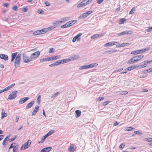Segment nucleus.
Returning a JSON list of instances; mask_svg holds the SVG:
<instances>
[{"mask_svg": "<svg viewBox=\"0 0 152 152\" xmlns=\"http://www.w3.org/2000/svg\"><path fill=\"white\" fill-rule=\"evenodd\" d=\"M60 56H51L49 57L45 58H43L41 59L40 60V62H45L48 61H49L55 60L60 58Z\"/></svg>", "mask_w": 152, "mask_h": 152, "instance_id": "1", "label": "nucleus"}, {"mask_svg": "<svg viewBox=\"0 0 152 152\" xmlns=\"http://www.w3.org/2000/svg\"><path fill=\"white\" fill-rule=\"evenodd\" d=\"M21 54H18L15 58V68H17V66L20 64V61L21 59Z\"/></svg>", "mask_w": 152, "mask_h": 152, "instance_id": "2", "label": "nucleus"}, {"mask_svg": "<svg viewBox=\"0 0 152 152\" xmlns=\"http://www.w3.org/2000/svg\"><path fill=\"white\" fill-rule=\"evenodd\" d=\"M17 91H12L8 96V99L10 100L15 99L17 96Z\"/></svg>", "mask_w": 152, "mask_h": 152, "instance_id": "3", "label": "nucleus"}, {"mask_svg": "<svg viewBox=\"0 0 152 152\" xmlns=\"http://www.w3.org/2000/svg\"><path fill=\"white\" fill-rule=\"evenodd\" d=\"M23 57L25 63H28L32 61L31 57H28L26 54L23 53Z\"/></svg>", "mask_w": 152, "mask_h": 152, "instance_id": "4", "label": "nucleus"}, {"mask_svg": "<svg viewBox=\"0 0 152 152\" xmlns=\"http://www.w3.org/2000/svg\"><path fill=\"white\" fill-rule=\"evenodd\" d=\"M31 142V140H28L27 142L24 143L21 147V150H22L23 148L24 149H25L28 148V147L30 146Z\"/></svg>", "mask_w": 152, "mask_h": 152, "instance_id": "5", "label": "nucleus"}, {"mask_svg": "<svg viewBox=\"0 0 152 152\" xmlns=\"http://www.w3.org/2000/svg\"><path fill=\"white\" fill-rule=\"evenodd\" d=\"M40 54V52L39 51H37L36 52L32 54L30 56L31 60L37 58L39 56Z\"/></svg>", "mask_w": 152, "mask_h": 152, "instance_id": "6", "label": "nucleus"}, {"mask_svg": "<svg viewBox=\"0 0 152 152\" xmlns=\"http://www.w3.org/2000/svg\"><path fill=\"white\" fill-rule=\"evenodd\" d=\"M76 149V147L74 145L71 144L68 148V151L69 152H73Z\"/></svg>", "mask_w": 152, "mask_h": 152, "instance_id": "7", "label": "nucleus"}, {"mask_svg": "<svg viewBox=\"0 0 152 152\" xmlns=\"http://www.w3.org/2000/svg\"><path fill=\"white\" fill-rule=\"evenodd\" d=\"M132 31L131 30L129 31H126L123 32H122L120 33H118V35L119 36H121L122 35H125L127 34H130L132 33Z\"/></svg>", "mask_w": 152, "mask_h": 152, "instance_id": "8", "label": "nucleus"}, {"mask_svg": "<svg viewBox=\"0 0 152 152\" xmlns=\"http://www.w3.org/2000/svg\"><path fill=\"white\" fill-rule=\"evenodd\" d=\"M34 103V101H31L30 103L26 105V107H25L26 110H27L31 108L33 106V105Z\"/></svg>", "mask_w": 152, "mask_h": 152, "instance_id": "9", "label": "nucleus"}, {"mask_svg": "<svg viewBox=\"0 0 152 152\" xmlns=\"http://www.w3.org/2000/svg\"><path fill=\"white\" fill-rule=\"evenodd\" d=\"M29 99V98L28 97H25L22 98L19 100V103L20 104H22L27 101Z\"/></svg>", "mask_w": 152, "mask_h": 152, "instance_id": "10", "label": "nucleus"}, {"mask_svg": "<svg viewBox=\"0 0 152 152\" xmlns=\"http://www.w3.org/2000/svg\"><path fill=\"white\" fill-rule=\"evenodd\" d=\"M39 108V106L37 105L35 106V109L33 110V111L32 113V115H34L36 114L37 112L38 111Z\"/></svg>", "mask_w": 152, "mask_h": 152, "instance_id": "11", "label": "nucleus"}, {"mask_svg": "<svg viewBox=\"0 0 152 152\" xmlns=\"http://www.w3.org/2000/svg\"><path fill=\"white\" fill-rule=\"evenodd\" d=\"M0 58L4 59L5 61L7 60L8 58V56L4 54H0Z\"/></svg>", "mask_w": 152, "mask_h": 152, "instance_id": "12", "label": "nucleus"}, {"mask_svg": "<svg viewBox=\"0 0 152 152\" xmlns=\"http://www.w3.org/2000/svg\"><path fill=\"white\" fill-rule=\"evenodd\" d=\"M52 147H49L46 148H45L41 151V152H49L51 149Z\"/></svg>", "mask_w": 152, "mask_h": 152, "instance_id": "13", "label": "nucleus"}, {"mask_svg": "<svg viewBox=\"0 0 152 152\" xmlns=\"http://www.w3.org/2000/svg\"><path fill=\"white\" fill-rule=\"evenodd\" d=\"M86 5V1L84 0L80 2L79 4H78L77 6V7L78 8L80 7Z\"/></svg>", "mask_w": 152, "mask_h": 152, "instance_id": "14", "label": "nucleus"}, {"mask_svg": "<svg viewBox=\"0 0 152 152\" xmlns=\"http://www.w3.org/2000/svg\"><path fill=\"white\" fill-rule=\"evenodd\" d=\"M77 21L76 20H71V21H69V22H67L68 24L69 25V27L73 25L74 24H75L76 22Z\"/></svg>", "mask_w": 152, "mask_h": 152, "instance_id": "15", "label": "nucleus"}, {"mask_svg": "<svg viewBox=\"0 0 152 152\" xmlns=\"http://www.w3.org/2000/svg\"><path fill=\"white\" fill-rule=\"evenodd\" d=\"M116 50H107L104 52V54H111L112 53L115 52L117 51Z\"/></svg>", "mask_w": 152, "mask_h": 152, "instance_id": "16", "label": "nucleus"}, {"mask_svg": "<svg viewBox=\"0 0 152 152\" xmlns=\"http://www.w3.org/2000/svg\"><path fill=\"white\" fill-rule=\"evenodd\" d=\"M87 17L86 13L85 12L82 14L79 17V19H82Z\"/></svg>", "mask_w": 152, "mask_h": 152, "instance_id": "17", "label": "nucleus"}, {"mask_svg": "<svg viewBox=\"0 0 152 152\" xmlns=\"http://www.w3.org/2000/svg\"><path fill=\"white\" fill-rule=\"evenodd\" d=\"M98 65L97 63H93L87 65L88 68H92L94 66H96Z\"/></svg>", "mask_w": 152, "mask_h": 152, "instance_id": "18", "label": "nucleus"}, {"mask_svg": "<svg viewBox=\"0 0 152 152\" xmlns=\"http://www.w3.org/2000/svg\"><path fill=\"white\" fill-rule=\"evenodd\" d=\"M15 85V83L12 84L8 86L5 89H4V91H6L9 90L10 88H12Z\"/></svg>", "mask_w": 152, "mask_h": 152, "instance_id": "19", "label": "nucleus"}, {"mask_svg": "<svg viewBox=\"0 0 152 152\" xmlns=\"http://www.w3.org/2000/svg\"><path fill=\"white\" fill-rule=\"evenodd\" d=\"M75 112L76 115V116H75L76 118H78L80 116L81 113V112L79 110H76Z\"/></svg>", "mask_w": 152, "mask_h": 152, "instance_id": "20", "label": "nucleus"}, {"mask_svg": "<svg viewBox=\"0 0 152 152\" xmlns=\"http://www.w3.org/2000/svg\"><path fill=\"white\" fill-rule=\"evenodd\" d=\"M149 49V48H147L145 49H143L141 50H139L138 51L139 53H141L143 52H145V51L148 50Z\"/></svg>", "mask_w": 152, "mask_h": 152, "instance_id": "21", "label": "nucleus"}, {"mask_svg": "<svg viewBox=\"0 0 152 152\" xmlns=\"http://www.w3.org/2000/svg\"><path fill=\"white\" fill-rule=\"evenodd\" d=\"M137 66L136 65H134L131 66H130L129 67H128V70H129V71H131L133 69L136 68H137Z\"/></svg>", "mask_w": 152, "mask_h": 152, "instance_id": "22", "label": "nucleus"}, {"mask_svg": "<svg viewBox=\"0 0 152 152\" xmlns=\"http://www.w3.org/2000/svg\"><path fill=\"white\" fill-rule=\"evenodd\" d=\"M152 71V68H150L148 69H146L145 70L143 71L142 72L143 73H147L148 72H151Z\"/></svg>", "mask_w": 152, "mask_h": 152, "instance_id": "23", "label": "nucleus"}, {"mask_svg": "<svg viewBox=\"0 0 152 152\" xmlns=\"http://www.w3.org/2000/svg\"><path fill=\"white\" fill-rule=\"evenodd\" d=\"M48 137V136H47V135L46 134L44 136H43V137H42V138H41V141H39V143H43L45 140V139Z\"/></svg>", "mask_w": 152, "mask_h": 152, "instance_id": "24", "label": "nucleus"}, {"mask_svg": "<svg viewBox=\"0 0 152 152\" xmlns=\"http://www.w3.org/2000/svg\"><path fill=\"white\" fill-rule=\"evenodd\" d=\"M79 57L78 55H75L74 56L70 57V59L71 60H77V58H79Z\"/></svg>", "mask_w": 152, "mask_h": 152, "instance_id": "25", "label": "nucleus"}, {"mask_svg": "<svg viewBox=\"0 0 152 152\" xmlns=\"http://www.w3.org/2000/svg\"><path fill=\"white\" fill-rule=\"evenodd\" d=\"M126 21V19L125 18H123L120 19L119 20V24H122L124 23Z\"/></svg>", "mask_w": 152, "mask_h": 152, "instance_id": "26", "label": "nucleus"}, {"mask_svg": "<svg viewBox=\"0 0 152 152\" xmlns=\"http://www.w3.org/2000/svg\"><path fill=\"white\" fill-rule=\"evenodd\" d=\"M69 25L68 24V22H67L65 24L61 26V28H65L69 27Z\"/></svg>", "mask_w": 152, "mask_h": 152, "instance_id": "27", "label": "nucleus"}, {"mask_svg": "<svg viewBox=\"0 0 152 152\" xmlns=\"http://www.w3.org/2000/svg\"><path fill=\"white\" fill-rule=\"evenodd\" d=\"M8 136H7L4 140L2 142V145H6L7 143L6 142V141H7V139L8 138Z\"/></svg>", "mask_w": 152, "mask_h": 152, "instance_id": "28", "label": "nucleus"}, {"mask_svg": "<svg viewBox=\"0 0 152 152\" xmlns=\"http://www.w3.org/2000/svg\"><path fill=\"white\" fill-rule=\"evenodd\" d=\"M88 69L87 65L81 66L79 68V69Z\"/></svg>", "mask_w": 152, "mask_h": 152, "instance_id": "29", "label": "nucleus"}, {"mask_svg": "<svg viewBox=\"0 0 152 152\" xmlns=\"http://www.w3.org/2000/svg\"><path fill=\"white\" fill-rule=\"evenodd\" d=\"M71 60V59H70L68 58L61 60V61L62 62V64H63L64 63H67Z\"/></svg>", "mask_w": 152, "mask_h": 152, "instance_id": "30", "label": "nucleus"}, {"mask_svg": "<svg viewBox=\"0 0 152 152\" xmlns=\"http://www.w3.org/2000/svg\"><path fill=\"white\" fill-rule=\"evenodd\" d=\"M135 62L134 61V59L132 58L128 61L127 64H130Z\"/></svg>", "mask_w": 152, "mask_h": 152, "instance_id": "31", "label": "nucleus"}, {"mask_svg": "<svg viewBox=\"0 0 152 152\" xmlns=\"http://www.w3.org/2000/svg\"><path fill=\"white\" fill-rule=\"evenodd\" d=\"M54 131H55L54 130H52L49 131L46 135H47V136L48 137L53 133L54 132Z\"/></svg>", "mask_w": 152, "mask_h": 152, "instance_id": "32", "label": "nucleus"}, {"mask_svg": "<svg viewBox=\"0 0 152 152\" xmlns=\"http://www.w3.org/2000/svg\"><path fill=\"white\" fill-rule=\"evenodd\" d=\"M1 114L2 116L1 117V119H3L4 117H7V114L6 113H5V112L1 113Z\"/></svg>", "mask_w": 152, "mask_h": 152, "instance_id": "33", "label": "nucleus"}, {"mask_svg": "<svg viewBox=\"0 0 152 152\" xmlns=\"http://www.w3.org/2000/svg\"><path fill=\"white\" fill-rule=\"evenodd\" d=\"M136 10V9L135 7H134L132 8V9L131 10V11L129 12V14L131 15L133 14L134 12Z\"/></svg>", "mask_w": 152, "mask_h": 152, "instance_id": "34", "label": "nucleus"}, {"mask_svg": "<svg viewBox=\"0 0 152 152\" xmlns=\"http://www.w3.org/2000/svg\"><path fill=\"white\" fill-rule=\"evenodd\" d=\"M146 66L144 64H141L139 65L138 66H137V69H140L142 68H143L145 67Z\"/></svg>", "mask_w": 152, "mask_h": 152, "instance_id": "35", "label": "nucleus"}, {"mask_svg": "<svg viewBox=\"0 0 152 152\" xmlns=\"http://www.w3.org/2000/svg\"><path fill=\"white\" fill-rule=\"evenodd\" d=\"M98 36L99 35H98V34H96L94 35L91 37V39H94L98 37H99Z\"/></svg>", "mask_w": 152, "mask_h": 152, "instance_id": "36", "label": "nucleus"}, {"mask_svg": "<svg viewBox=\"0 0 152 152\" xmlns=\"http://www.w3.org/2000/svg\"><path fill=\"white\" fill-rule=\"evenodd\" d=\"M112 45V42H107L104 45V46L105 47H108Z\"/></svg>", "mask_w": 152, "mask_h": 152, "instance_id": "37", "label": "nucleus"}, {"mask_svg": "<svg viewBox=\"0 0 152 152\" xmlns=\"http://www.w3.org/2000/svg\"><path fill=\"white\" fill-rule=\"evenodd\" d=\"M139 52L138 50H137L132 51V52H131V54H132L136 55V54H139Z\"/></svg>", "mask_w": 152, "mask_h": 152, "instance_id": "38", "label": "nucleus"}, {"mask_svg": "<svg viewBox=\"0 0 152 152\" xmlns=\"http://www.w3.org/2000/svg\"><path fill=\"white\" fill-rule=\"evenodd\" d=\"M55 63L56 64V65L57 66L59 65H60L61 64H62V62L61 61V60L60 61L58 60L56 62H55Z\"/></svg>", "mask_w": 152, "mask_h": 152, "instance_id": "39", "label": "nucleus"}, {"mask_svg": "<svg viewBox=\"0 0 152 152\" xmlns=\"http://www.w3.org/2000/svg\"><path fill=\"white\" fill-rule=\"evenodd\" d=\"M152 62V60L150 61H144V64L145 65V66L147 64H149L150 63Z\"/></svg>", "mask_w": 152, "mask_h": 152, "instance_id": "40", "label": "nucleus"}, {"mask_svg": "<svg viewBox=\"0 0 152 152\" xmlns=\"http://www.w3.org/2000/svg\"><path fill=\"white\" fill-rule=\"evenodd\" d=\"M56 27V26H53L48 27V28H47V29H48V31L51 30H52Z\"/></svg>", "mask_w": 152, "mask_h": 152, "instance_id": "41", "label": "nucleus"}, {"mask_svg": "<svg viewBox=\"0 0 152 152\" xmlns=\"http://www.w3.org/2000/svg\"><path fill=\"white\" fill-rule=\"evenodd\" d=\"M15 144H16L15 143L12 144L11 145L10 148H9V150H10L11 148H13L15 146H16L18 145H15Z\"/></svg>", "mask_w": 152, "mask_h": 152, "instance_id": "42", "label": "nucleus"}, {"mask_svg": "<svg viewBox=\"0 0 152 152\" xmlns=\"http://www.w3.org/2000/svg\"><path fill=\"white\" fill-rule=\"evenodd\" d=\"M18 53L17 52H16L15 53H13L12 55V58H15L17 55Z\"/></svg>", "mask_w": 152, "mask_h": 152, "instance_id": "43", "label": "nucleus"}, {"mask_svg": "<svg viewBox=\"0 0 152 152\" xmlns=\"http://www.w3.org/2000/svg\"><path fill=\"white\" fill-rule=\"evenodd\" d=\"M133 58L134 59V61H135V62H136L139 60L137 56L133 57Z\"/></svg>", "mask_w": 152, "mask_h": 152, "instance_id": "44", "label": "nucleus"}, {"mask_svg": "<svg viewBox=\"0 0 152 152\" xmlns=\"http://www.w3.org/2000/svg\"><path fill=\"white\" fill-rule=\"evenodd\" d=\"M134 133L137 134H141L140 135H141L142 134L141 131H135L134 132Z\"/></svg>", "mask_w": 152, "mask_h": 152, "instance_id": "45", "label": "nucleus"}, {"mask_svg": "<svg viewBox=\"0 0 152 152\" xmlns=\"http://www.w3.org/2000/svg\"><path fill=\"white\" fill-rule=\"evenodd\" d=\"M38 12L40 14H44V11L42 9H39L38 10Z\"/></svg>", "mask_w": 152, "mask_h": 152, "instance_id": "46", "label": "nucleus"}, {"mask_svg": "<svg viewBox=\"0 0 152 152\" xmlns=\"http://www.w3.org/2000/svg\"><path fill=\"white\" fill-rule=\"evenodd\" d=\"M69 17H65L61 19L64 22H66V21H68L69 20Z\"/></svg>", "mask_w": 152, "mask_h": 152, "instance_id": "47", "label": "nucleus"}, {"mask_svg": "<svg viewBox=\"0 0 152 152\" xmlns=\"http://www.w3.org/2000/svg\"><path fill=\"white\" fill-rule=\"evenodd\" d=\"M134 129L132 127H129L127 128L125 130V131H132V129Z\"/></svg>", "mask_w": 152, "mask_h": 152, "instance_id": "48", "label": "nucleus"}, {"mask_svg": "<svg viewBox=\"0 0 152 152\" xmlns=\"http://www.w3.org/2000/svg\"><path fill=\"white\" fill-rule=\"evenodd\" d=\"M41 98V96L40 95H39L38 97V98L37 99V103H38V104H39L40 102Z\"/></svg>", "mask_w": 152, "mask_h": 152, "instance_id": "49", "label": "nucleus"}, {"mask_svg": "<svg viewBox=\"0 0 152 152\" xmlns=\"http://www.w3.org/2000/svg\"><path fill=\"white\" fill-rule=\"evenodd\" d=\"M121 44L123 45H121L122 47H123L125 46H128V45H129L130 44V43H125Z\"/></svg>", "mask_w": 152, "mask_h": 152, "instance_id": "50", "label": "nucleus"}, {"mask_svg": "<svg viewBox=\"0 0 152 152\" xmlns=\"http://www.w3.org/2000/svg\"><path fill=\"white\" fill-rule=\"evenodd\" d=\"M137 56V58L139 59V60H140L141 58H143L144 57V56L142 54V55H138V56Z\"/></svg>", "mask_w": 152, "mask_h": 152, "instance_id": "51", "label": "nucleus"}, {"mask_svg": "<svg viewBox=\"0 0 152 152\" xmlns=\"http://www.w3.org/2000/svg\"><path fill=\"white\" fill-rule=\"evenodd\" d=\"M58 92H56L55 93V94H53L52 96H50V98L52 99L55 96H56L58 94Z\"/></svg>", "mask_w": 152, "mask_h": 152, "instance_id": "52", "label": "nucleus"}, {"mask_svg": "<svg viewBox=\"0 0 152 152\" xmlns=\"http://www.w3.org/2000/svg\"><path fill=\"white\" fill-rule=\"evenodd\" d=\"M41 30L43 34L46 32L48 31V29L47 28H44Z\"/></svg>", "mask_w": 152, "mask_h": 152, "instance_id": "53", "label": "nucleus"}, {"mask_svg": "<svg viewBox=\"0 0 152 152\" xmlns=\"http://www.w3.org/2000/svg\"><path fill=\"white\" fill-rule=\"evenodd\" d=\"M125 146V145L124 143H122L120 145L119 148L121 149L122 150L124 147Z\"/></svg>", "mask_w": 152, "mask_h": 152, "instance_id": "54", "label": "nucleus"}, {"mask_svg": "<svg viewBox=\"0 0 152 152\" xmlns=\"http://www.w3.org/2000/svg\"><path fill=\"white\" fill-rule=\"evenodd\" d=\"M93 12V11L91 10L89 11H88L87 12H86V15H87V16H88V15H90Z\"/></svg>", "mask_w": 152, "mask_h": 152, "instance_id": "55", "label": "nucleus"}, {"mask_svg": "<svg viewBox=\"0 0 152 152\" xmlns=\"http://www.w3.org/2000/svg\"><path fill=\"white\" fill-rule=\"evenodd\" d=\"M33 34L35 35L39 34V30L34 32L33 33Z\"/></svg>", "mask_w": 152, "mask_h": 152, "instance_id": "56", "label": "nucleus"}, {"mask_svg": "<svg viewBox=\"0 0 152 152\" xmlns=\"http://www.w3.org/2000/svg\"><path fill=\"white\" fill-rule=\"evenodd\" d=\"M123 69V68H121L120 69H118L116 70H115L113 72V73H115L116 72H119L121 71Z\"/></svg>", "mask_w": 152, "mask_h": 152, "instance_id": "57", "label": "nucleus"}, {"mask_svg": "<svg viewBox=\"0 0 152 152\" xmlns=\"http://www.w3.org/2000/svg\"><path fill=\"white\" fill-rule=\"evenodd\" d=\"M145 140L149 142L152 141V138H146L145 139Z\"/></svg>", "mask_w": 152, "mask_h": 152, "instance_id": "58", "label": "nucleus"}, {"mask_svg": "<svg viewBox=\"0 0 152 152\" xmlns=\"http://www.w3.org/2000/svg\"><path fill=\"white\" fill-rule=\"evenodd\" d=\"M128 93V92L127 91H124L121 92L120 93L121 95H126Z\"/></svg>", "mask_w": 152, "mask_h": 152, "instance_id": "59", "label": "nucleus"}, {"mask_svg": "<svg viewBox=\"0 0 152 152\" xmlns=\"http://www.w3.org/2000/svg\"><path fill=\"white\" fill-rule=\"evenodd\" d=\"M110 102V101H107L104 102L103 103V105L104 106H106L109 104Z\"/></svg>", "mask_w": 152, "mask_h": 152, "instance_id": "60", "label": "nucleus"}, {"mask_svg": "<svg viewBox=\"0 0 152 152\" xmlns=\"http://www.w3.org/2000/svg\"><path fill=\"white\" fill-rule=\"evenodd\" d=\"M54 49L53 48H50L49 49V53H53L54 52Z\"/></svg>", "mask_w": 152, "mask_h": 152, "instance_id": "61", "label": "nucleus"}, {"mask_svg": "<svg viewBox=\"0 0 152 152\" xmlns=\"http://www.w3.org/2000/svg\"><path fill=\"white\" fill-rule=\"evenodd\" d=\"M104 0H97V2L98 4H101Z\"/></svg>", "mask_w": 152, "mask_h": 152, "instance_id": "62", "label": "nucleus"}, {"mask_svg": "<svg viewBox=\"0 0 152 152\" xmlns=\"http://www.w3.org/2000/svg\"><path fill=\"white\" fill-rule=\"evenodd\" d=\"M85 0L86 1V5H88L91 2V1H90L89 0Z\"/></svg>", "mask_w": 152, "mask_h": 152, "instance_id": "63", "label": "nucleus"}, {"mask_svg": "<svg viewBox=\"0 0 152 152\" xmlns=\"http://www.w3.org/2000/svg\"><path fill=\"white\" fill-rule=\"evenodd\" d=\"M56 64L55 63V62L54 63H53L52 64H50L49 65V66L50 67H53V66H56Z\"/></svg>", "mask_w": 152, "mask_h": 152, "instance_id": "64", "label": "nucleus"}]
</instances>
